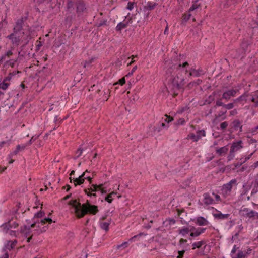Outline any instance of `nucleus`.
Segmentation results:
<instances>
[{
  "mask_svg": "<svg viewBox=\"0 0 258 258\" xmlns=\"http://www.w3.org/2000/svg\"><path fill=\"white\" fill-rule=\"evenodd\" d=\"M204 244V242L203 241L196 242L192 243V249H195L196 248H200L203 244Z\"/></svg>",
  "mask_w": 258,
  "mask_h": 258,
  "instance_id": "obj_21",
  "label": "nucleus"
},
{
  "mask_svg": "<svg viewBox=\"0 0 258 258\" xmlns=\"http://www.w3.org/2000/svg\"><path fill=\"white\" fill-rule=\"evenodd\" d=\"M44 213L43 212H39L35 214L34 217L40 218L43 216Z\"/></svg>",
  "mask_w": 258,
  "mask_h": 258,
  "instance_id": "obj_35",
  "label": "nucleus"
},
{
  "mask_svg": "<svg viewBox=\"0 0 258 258\" xmlns=\"http://www.w3.org/2000/svg\"><path fill=\"white\" fill-rule=\"evenodd\" d=\"M69 205L72 206L76 216L78 218L84 217L87 213L96 214L98 211V207L92 205L89 203L81 204L77 200H71Z\"/></svg>",
  "mask_w": 258,
  "mask_h": 258,
  "instance_id": "obj_1",
  "label": "nucleus"
},
{
  "mask_svg": "<svg viewBox=\"0 0 258 258\" xmlns=\"http://www.w3.org/2000/svg\"><path fill=\"white\" fill-rule=\"evenodd\" d=\"M236 94V91L234 90H230L223 94V97L226 99H229L231 96H234Z\"/></svg>",
  "mask_w": 258,
  "mask_h": 258,
  "instance_id": "obj_17",
  "label": "nucleus"
},
{
  "mask_svg": "<svg viewBox=\"0 0 258 258\" xmlns=\"http://www.w3.org/2000/svg\"><path fill=\"white\" fill-rule=\"evenodd\" d=\"M14 160L11 159L10 156H9V163L12 164L14 162Z\"/></svg>",
  "mask_w": 258,
  "mask_h": 258,
  "instance_id": "obj_49",
  "label": "nucleus"
},
{
  "mask_svg": "<svg viewBox=\"0 0 258 258\" xmlns=\"http://www.w3.org/2000/svg\"><path fill=\"white\" fill-rule=\"evenodd\" d=\"M69 197H70V196L68 195V196H66V197L63 198V199H64V200H67V199H69Z\"/></svg>",
  "mask_w": 258,
  "mask_h": 258,
  "instance_id": "obj_54",
  "label": "nucleus"
},
{
  "mask_svg": "<svg viewBox=\"0 0 258 258\" xmlns=\"http://www.w3.org/2000/svg\"><path fill=\"white\" fill-rule=\"evenodd\" d=\"M203 202L204 204L206 205H211L214 204L215 203V201L213 199V197L207 195L205 194L204 195V199L203 200Z\"/></svg>",
  "mask_w": 258,
  "mask_h": 258,
  "instance_id": "obj_15",
  "label": "nucleus"
},
{
  "mask_svg": "<svg viewBox=\"0 0 258 258\" xmlns=\"http://www.w3.org/2000/svg\"><path fill=\"white\" fill-rule=\"evenodd\" d=\"M9 85V84L8 83L4 81L3 82L0 83V88L3 90H6L7 89Z\"/></svg>",
  "mask_w": 258,
  "mask_h": 258,
  "instance_id": "obj_27",
  "label": "nucleus"
},
{
  "mask_svg": "<svg viewBox=\"0 0 258 258\" xmlns=\"http://www.w3.org/2000/svg\"><path fill=\"white\" fill-rule=\"evenodd\" d=\"M127 246V242H123V243L120 244V245H118L117 246V248H125V247H126Z\"/></svg>",
  "mask_w": 258,
  "mask_h": 258,
  "instance_id": "obj_34",
  "label": "nucleus"
},
{
  "mask_svg": "<svg viewBox=\"0 0 258 258\" xmlns=\"http://www.w3.org/2000/svg\"><path fill=\"white\" fill-rule=\"evenodd\" d=\"M0 258H8V254L7 252L5 251V250L4 251V254Z\"/></svg>",
  "mask_w": 258,
  "mask_h": 258,
  "instance_id": "obj_43",
  "label": "nucleus"
},
{
  "mask_svg": "<svg viewBox=\"0 0 258 258\" xmlns=\"http://www.w3.org/2000/svg\"><path fill=\"white\" fill-rule=\"evenodd\" d=\"M184 123V120L183 118H180L178 120L177 122L178 124H183Z\"/></svg>",
  "mask_w": 258,
  "mask_h": 258,
  "instance_id": "obj_44",
  "label": "nucleus"
},
{
  "mask_svg": "<svg viewBox=\"0 0 258 258\" xmlns=\"http://www.w3.org/2000/svg\"><path fill=\"white\" fill-rule=\"evenodd\" d=\"M43 229H44L43 230L41 229L40 230L37 229H36L35 230L37 231V233H40V232H42L43 231L45 230V229H44V227H43Z\"/></svg>",
  "mask_w": 258,
  "mask_h": 258,
  "instance_id": "obj_48",
  "label": "nucleus"
},
{
  "mask_svg": "<svg viewBox=\"0 0 258 258\" xmlns=\"http://www.w3.org/2000/svg\"><path fill=\"white\" fill-rule=\"evenodd\" d=\"M227 106L228 109H230L233 107V105L232 104H229L227 105Z\"/></svg>",
  "mask_w": 258,
  "mask_h": 258,
  "instance_id": "obj_50",
  "label": "nucleus"
},
{
  "mask_svg": "<svg viewBox=\"0 0 258 258\" xmlns=\"http://www.w3.org/2000/svg\"><path fill=\"white\" fill-rule=\"evenodd\" d=\"M78 152H79V154L77 155L78 157H79L81 155V154H82V150L81 151H80V150L78 151Z\"/></svg>",
  "mask_w": 258,
  "mask_h": 258,
  "instance_id": "obj_53",
  "label": "nucleus"
},
{
  "mask_svg": "<svg viewBox=\"0 0 258 258\" xmlns=\"http://www.w3.org/2000/svg\"><path fill=\"white\" fill-rule=\"evenodd\" d=\"M252 100L253 102L258 105V91L255 92L254 95L252 97Z\"/></svg>",
  "mask_w": 258,
  "mask_h": 258,
  "instance_id": "obj_29",
  "label": "nucleus"
},
{
  "mask_svg": "<svg viewBox=\"0 0 258 258\" xmlns=\"http://www.w3.org/2000/svg\"><path fill=\"white\" fill-rule=\"evenodd\" d=\"M156 6V4L155 3L152 2H148L147 3L146 7L150 10L153 9L155 6Z\"/></svg>",
  "mask_w": 258,
  "mask_h": 258,
  "instance_id": "obj_26",
  "label": "nucleus"
},
{
  "mask_svg": "<svg viewBox=\"0 0 258 258\" xmlns=\"http://www.w3.org/2000/svg\"><path fill=\"white\" fill-rule=\"evenodd\" d=\"M192 228L194 229H192V231H190V236L192 237L199 236L201 234L203 233L206 230L205 228H196L194 226H192Z\"/></svg>",
  "mask_w": 258,
  "mask_h": 258,
  "instance_id": "obj_10",
  "label": "nucleus"
},
{
  "mask_svg": "<svg viewBox=\"0 0 258 258\" xmlns=\"http://www.w3.org/2000/svg\"><path fill=\"white\" fill-rule=\"evenodd\" d=\"M236 180H232L228 183L224 184L221 190L222 195L225 198L230 195L231 190L233 186H235Z\"/></svg>",
  "mask_w": 258,
  "mask_h": 258,
  "instance_id": "obj_4",
  "label": "nucleus"
},
{
  "mask_svg": "<svg viewBox=\"0 0 258 258\" xmlns=\"http://www.w3.org/2000/svg\"><path fill=\"white\" fill-rule=\"evenodd\" d=\"M254 166L255 168L258 167V161H257L256 162L254 163Z\"/></svg>",
  "mask_w": 258,
  "mask_h": 258,
  "instance_id": "obj_52",
  "label": "nucleus"
},
{
  "mask_svg": "<svg viewBox=\"0 0 258 258\" xmlns=\"http://www.w3.org/2000/svg\"><path fill=\"white\" fill-rule=\"evenodd\" d=\"M212 197L215 201V203L216 202H219L221 201V198H220V196H219L218 195H217L216 194L212 193Z\"/></svg>",
  "mask_w": 258,
  "mask_h": 258,
  "instance_id": "obj_28",
  "label": "nucleus"
},
{
  "mask_svg": "<svg viewBox=\"0 0 258 258\" xmlns=\"http://www.w3.org/2000/svg\"><path fill=\"white\" fill-rule=\"evenodd\" d=\"M85 192L87 195H88V196H96V194L95 193H93L92 192H91V191L90 190H88V189H86L85 190Z\"/></svg>",
  "mask_w": 258,
  "mask_h": 258,
  "instance_id": "obj_37",
  "label": "nucleus"
},
{
  "mask_svg": "<svg viewBox=\"0 0 258 258\" xmlns=\"http://www.w3.org/2000/svg\"><path fill=\"white\" fill-rule=\"evenodd\" d=\"M34 258H41L40 257H35Z\"/></svg>",
  "mask_w": 258,
  "mask_h": 258,
  "instance_id": "obj_63",
  "label": "nucleus"
},
{
  "mask_svg": "<svg viewBox=\"0 0 258 258\" xmlns=\"http://www.w3.org/2000/svg\"><path fill=\"white\" fill-rule=\"evenodd\" d=\"M228 126V124L226 122H222L221 124V129H225Z\"/></svg>",
  "mask_w": 258,
  "mask_h": 258,
  "instance_id": "obj_39",
  "label": "nucleus"
},
{
  "mask_svg": "<svg viewBox=\"0 0 258 258\" xmlns=\"http://www.w3.org/2000/svg\"><path fill=\"white\" fill-rule=\"evenodd\" d=\"M194 229L192 226H188L187 227H183L181 229L178 230V233L181 235L182 237H185L189 233L190 234V231Z\"/></svg>",
  "mask_w": 258,
  "mask_h": 258,
  "instance_id": "obj_9",
  "label": "nucleus"
},
{
  "mask_svg": "<svg viewBox=\"0 0 258 258\" xmlns=\"http://www.w3.org/2000/svg\"><path fill=\"white\" fill-rule=\"evenodd\" d=\"M6 169V167L3 168L2 169V171H4Z\"/></svg>",
  "mask_w": 258,
  "mask_h": 258,
  "instance_id": "obj_60",
  "label": "nucleus"
},
{
  "mask_svg": "<svg viewBox=\"0 0 258 258\" xmlns=\"http://www.w3.org/2000/svg\"><path fill=\"white\" fill-rule=\"evenodd\" d=\"M116 194V193L114 192H112L110 193V194L108 195L105 198V200L108 203H111L113 199V197Z\"/></svg>",
  "mask_w": 258,
  "mask_h": 258,
  "instance_id": "obj_22",
  "label": "nucleus"
},
{
  "mask_svg": "<svg viewBox=\"0 0 258 258\" xmlns=\"http://www.w3.org/2000/svg\"><path fill=\"white\" fill-rule=\"evenodd\" d=\"M239 214L241 216L250 218L254 217L256 213L247 208L242 207L239 210Z\"/></svg>",
  "mask_w": 258,
  "mask_h": 258,
  "instance_id": "obj_5",
  "label": "nucleus"
},
{
  "mask_svg": "<svg viewBox=\"0 0 258 258\" xmlns=\"http://www.w3.org/2000/svg\"><path fill=\"white\" fill-rule=\"evenodd\" d=\"M187 64V62L183 63V66L181 67V64L178 63H174L173 66L176 69V71L169 78V82L174 87L180 88L186 83V70L184 67Z\"/></svg>",
  "mask_w": 258,
  "mask_h": 258,
  "instance_id": "obj_2",
  "label": "nucleus"
},
{
  "mask_svg": "<svg viewBox=\"0 0 258 258\" xmlns=\"http://www.w3.org/2000/svg\"><path fill=\"white\" fill-rule=\"evenodd\" d=\"M217 215H218V217L219 218L225 219V218H226L228 217V214H222V213H219Z\"/></svg>",
  "mask_w": 258,
  "mask_h": 258,
  "instance_id": "obj_33",
  "label": "nucleus"
},
{
  "mask_svg": "<svg viewBox=\"0 0 258 258\" xmlns=\"http://www.w3.org/2000/svg\"><path fill=\"white\" fill-rule=\"evenodd\" d=\"M12 54V52L11 51H8V52H7V55L8 56L11 55Z\"/></svg>",
  "mask_w": 258,
  "mask_h": 258,
  "instance_id": "obj_51",
  "label": "nucleus"
},
{
  "mask_svg": "<svg viewBox=\"0 0 258 258\" xmlns=\"http://www.w3.org/2000/svg\"><path fill=\"white\" fill-rule=\"evenodd\" d=\"M125 83V80L124 77L120 79L119 81L115 84H119L121 85H123Z\"/></svg>",
  "mask_w": 258,
  "mask_h": 258,
  "instance_id": "obj_36",
  "label": "nucleus"
},
{
  "mask_svg": "<svg viewBox=\"0 0 258 258\" xmlns=\"http://www.w3.org/2000/svg\"><path fill=\"white\" fill-rule=\"evenodd\" d=\"M142 234H140L139 235H136V236H133V237H132L131 238H130V239L129 240L130 241H134L136 239H137V238H138L139 237H140Z\"/></svg>",
  "mask_w": 258,
  "mask_h": 258,
  "instance_id": "obj_41",
  "label": "nucleus"
},
{
  "mask_svg": "<svg viewBox=\"0 0 258 258\" xmlns=\"http://www.w3.org/2000/svg\"><path fill=\"white\" fill-rule=\"evenodd\" d=\"M5 143H5V142H2L1 143V144H0V147H1L2 145H3L4 144H5Z\"/></svg>",
  "mask_w": 258,
  "mask_h": 258,
  "instance_id": "obj_59",
  "label": "nucleus"
},
{
  "mask_svg": "<svg viewBox=\"0 0 258 258\" xmlns=\"http://www.w3.org/2000/svg\"><path fill=\"white\" fill-rule=\"evenodd\" d=\"M165 121L169 123L173 120L172 117L169 116L167 115H165L164 118H163Z\"/></svg>",
  "mask_w": 258,
  "mask_h": 258,
  "instance_id": "obj_31",
  "label": "nucleus"
},
{
  "mask_svg": "<svg viewBox=\"0 0 258 258\" xmlns=\"http://www.w3.org/2000/svg\"><path fill=\"white\" fill-rule=\"evenodd\" d=\"M198 8V6L197 5H193L189 9V13L190 11H194L196 9Z\"/></svg>",
  "mask_w": 258,
  "mask_h": 258,
  "instance_id": "obj_42",
  "label": "nucleus"
},
{
  "mask_svg": "<svg viewBox=\"0 0 258 258\" xmlns=\"http://www.w3.org/2000/svg\"><path fill=\"white\" fill-rule=\"evenodd\" d=\"M234 153H235L234 152H232V150H230L229 155H228V156L227 157L228 160L229 161H230L233 159V158L234 157V156H235Z\"/></svg>",
  "mask_w": 258,
  "mask_h": 258,
  "instance_id": "obj_32",
  "label": "nucleus"
},
{
  "mask_svg": "<svg viewBox=\"0 0 258 258\" xmlns=\"http://www.w3.org/2000/svg\"><path fill=\"white\" fill-rule=\"evenodd\" d=\"M127 24L124 22H120L118 23L116 27V31H120L123 28L126 27Z\"/></svg>",
  "mask_w": 258,
  "mask_h": 258,
  "instance_id": "obj_20",
  "label": "nucleus"
},
{
  "mask_svg": "<svg viewBox=\"0 0 258 258\" xmlns=\"http://www.w3.org/2000/svg\"><path fill=\"white\" fill-rule=\"evenodd\" d=\"M217 104L218 105H219V106H221V105H222V103H221V102H218L217 103Z\"/></svg>",
  "mask_w": 258,
  "mask_h": 258,
  "instance_id": "obj_56",
  "label": "nucleus"
},
{
  "mask_svg": "<svg viewBox=\"0 0 258 258\" xmlns=\"http://www.w3.org/2000/svg\"><path fill=\"white\" fill-rule=\"evenodd\" d=\"M110 223V220H108L107 221H102L100 223V226L102 229L106 231L108 230V227Z\"/></svg>",
  "mask_w": 258,
  "mask_h": 258,
  "instance_id": "obj_18",
  "label": "nucleus"
},
{
  "mask_svg": "<svg viewBox=\"0 0 258 258\" xmlns=\"http://www.w3.org/2000/svg\"><path fill=\"white\" fill-rule=\"evenodd\" d=\"M167 28H166V29L165 30V32H166V31H167Z\"/></svg>",
  "mask_w": 258,
  "mask_h": 258,
  "instance_id": "obj_62",
  "label": "nucleus"
},
{
  "mask_svg": "<svg viewBox=\"0 0 258 258\" xmlns=\"http://www.w3.org/2000/svg\"><path fill=\"white\" fill-rule=\"evenodd\" d=\"M86 179H88L89 181H90L91 180V178H90V177H85Z\"/></svg>",
  "mask_w": 258,
  "mask_h": 258,
  "instance_id": "obj_58",
  "label": "nucleus"
},
{
  "mask_svg": "<svg viewBox=\"0 0 258 258\" xmlns=\"http://www.w3.org/2000/svg\"><path fill=\"white\" fill-rule=\"evenodd\" d=\"M31 239V237L28 238L27 242H29L30 241Z\"/></svg>",
  "mask_w": 258,
  "mask_h": 258,
  "instance_id": "obj_55",
  "label": "nucleus"
},
{
  "mask_svg": "<svg viewBox=\"0 0 258 258\" xmlns=\"http://www.w3.org/2000/svg\"><path fill=\"white\" fill-rule=\"evenodd\" d=\"M185 242H186V240H184L183 239H181L179 241V243L180 244H182L183 243H185Z\"/></svg>",
  "mask_w": 258,
  "mask_h": 258,
  "instance_id": "obj_47",
  "label": "nucleus"
},
{
  "mask_svg": "<svg viewBox=\"0 0 258 258\" xmlns=\"http://www.w3.org/2000/svg\"><path fill=\"white\" fill-rule=\"evenodd\" d=\"M9 38L12 40L13 43H17L19 41V39L17 38L16 35L15 34H12L9 36Z\"/></svg>",
  "mask_w": 258,
  "mask_h": 258,
  "instance_id": "obj_24",
  "label": "nucleus"
},
{
  "mask_svg": "<svg viewBox=\"0 0 258 258\" xmlns=\"http://www.w3.org/2000/svg\"><path fill=\"white\" fill-rule=\"evenodd\" d=\"M191 14L189 12H188L187 14H185L183 16L182 20L181 21V23L182 24H185L187 21L190 18Z\"/></svg>",
  "mask_w": 258,
  "mask_h": 258,
  "instance_id": "obj_23",
  "label": "nucleus"
},
{
  "mask_svg": "<svg viewBox=\"0 0 258 258\" xmlns=\"http://www.w3.org/2000/svg\"><path fill=\"white\" fill-rule=\"evenodd\" d=\"M13 75H14V73H11V74H10L9 76H8V77H7L4 79V81H5V82H7V81H10V80H11V77H12V76Z\"/></svg>",
  "mask_w": 258,
  "mask_h": 258,
  "instance_id": "obj_40",
  "label": "nucleus"
},
{
  "mask_svg": "<svg viewBox=\"0 0 258 258\" xmlns=\"http://www.w3.org/2000/svg\"><path fill=\"white\" fill-rule=\"evenodd\" d=\"M205 130H199L196 132V134L194 133L190 134L188 136V138L191 139L193 141H197L202 137L205 136Z\"/></svg>",
  "mask_w": 258,
  "mask_h": 258,
  "instance_id": "obj_8",
  "label": "nucleus"
},
{
  "mask_svg": "<svg viewBox=\"0 0 258 258\" xmlns=\"http://www.w3.org/2000/svg\"><path fill=\"white\" fill-rule=\"evenodd\" d=\"M192 75V73H190V75Z\"/></svg>",
  "mask_w": 258,
  "mask_h": 258,
  "instance_id": "obj_64",
  "label": "nucleus"
},
{
  "mask_svg": "<svg viewBox=\"0 0 258 258\" xmlns=\"http://www.w3.org/2000/svg\"><path fill=\"white\" fill-rule=\"evenodd\" d=\"M232 127L235 128V129H238L241 128L242 126L241 125L239 121L236 120L233 122Z\"/></svg>",
  "mask_w": 258,
  "mask_h": 258,
  "instance_id": "obj_25",
  "label": "nucleus"
},
{
  "mask_svg": "<svg viewBox=\"0 0 258 258\" xmlns=\"http://www.w3.org/2000/svg\"><path fill=\"white\" fill-rule=\"evenodd\" d=\"M88 190L91 191L93 193L97 191H100L102 194H105L107 191L106 188L104 187L103 184H100L99 185H91L90 188H88Z\"/></svg>",
  "mask_w": 258,
  "mask_h": 258,
  "instance_id": "obj_7",
  "label": "nucleus"
},
{
  "mask_svg": "<svg viewBox=\"0 0 258 258\" xmlns=\"http://www.w3.org/2000/svg\"><path fill=\"white\" fill-rule=\"evenodd\" d=\"M252 153L250 154L249 155H248L247 157H246L244 160H243L242 161L243 162H244L245 161H246L247 160H249L250 159V158L251 157V156H252Z\"/></svg>",
  "mask_w": 258,
  "mask_h": 258,
  "instance_id": "obj_45",
  "label": "nucleus"
},
{
  "mask_svg": "<svg viewBox=\"0 0 258 258\" xmlns=\"http://www.w3.org/2000/svg\"><path fill=\"white\" fill-rule=\"evenodd\" d=\"M9 224H6L2 226L3 231L6 234H8L11 236H16V232L12 230L9 229Z\"/></svg>",
  "mask_w": 258,
  "mask_h": 258,
  "instance_id": "obj_14",
  "label": "nucleus"
},
{
  "mask_svg": "<svg viewBox=\"0 0 258 258\" xmlns=\"http://www.w3.org/2000/svg\"><path fill=\"white\" fill-rule=\"evenodd\" d=\"M231 255L232 258H246L247 257L243 251L237 249L235 245L234 246L232 250Z\"/></svg>",
  "mask_w": 258,
  "mask_h": 258,
  "instance_id": "obj_6",
  "label": "nucleus"
},
{
  "mask_svg": "<svg viewBox=\"0 0 258 258\" xmlns=\"http://www.w3.org/2000/svg\"><path fill=\"white\" fill-rule=\"evenodd\" d=\"M74 173H75V171H74V170H73V171L71 172V174H70V179L71 180V181H72V180H73V178H72V175H73V174H74Z\"/></svg>",
  "mask_w": 258,
  "mask_h": 258,
  "instance_id": "obj_46",
  "label": "nucleus"
},
{
  "mask_svg": "<svg viewBox=\"0 0 258 258\" xmlns=\"http://www.w3.org/2000/svg\"><path fill=\"white\" fill-rule=\"evenodd\" d=\"M16 243V240H14L13 241H7V243L5 244V248L6 249H8L10 250L14 247Z\"/></svg>",
  "mask_w": 258,
  "mask_h": 258,
  "instance_id": "obj_19",
  "label": "nucleus"
},
{
  "mask_svg": "<svg viewBox=\"0 0 258 258\" xmlns=\"http://www.w3.org/2000/svg\"><path fill=\"white\" fill-rule=\"evenodd\" d=\"M85 172H84L82 175H80L77 178H73V183L75 186L81 185L84 183V180L86 179L85 177Z\"/></svg>",
  "mask_w": 258,
  "mask_h": 258,
  "instance_id": "obj_12",
  "label": "nucleus"
},
{
  "mask_svg": "<svg viewBox=\"0 0 258 258\" xmlns=\"http://www.w3.org/2000/svg\"><path fill=\"white\" fill-rule=\"evenodd\" d=\"M184 253V250L179 251L178 255L177 256V258H182L183 257Z\"/></svg>",
  "mask_w": 258,
  "mask_h": 258,
  "instance_id": "obj_38",
  "label": "nucleus"
},
{
  "mask_svg": "<svg viewBox=\"0 0 258 258\" xmlns=\"http://www.w3.org/2000/svg\"><path fill=\"white\" fill-rule=\"evenodd\" d=\"M195 222L199 226H206L209 224L208 221L202 216L196 218L195 219Z\"/></svg>",
  "mask_w": 258,
  "mask_h": 258,
  "instance_id": "obj_11",
  "label": "nucleus"
},
{
  "mask_svg": "<svg viewBox=\"0 0 258 258\" xmlns=\"http://www.w3.org/2000/svg\"><path fill=\"white\" fill-rule=\"evenodd\" d=\"M242 147V142L241 141H239L238 142H234L232 144L230 150H232V152H235L241 149Z\"/></svg>",
  "mask_w": 258,
  "mask_h": 258,
  "instance_id": "obj_13",
  "label": "nucleus"
},
{
  "mask_svg": "<svg viewBox=\"0 0 258 258\" xmlns=\"http://www.w3.org/2000/svg\"><path fill=\"white\" fill-rule=\"evenodd\" d=\"M133 62H134V60H133V59H132V61L130 62L129 64H131L132 63H133Z\"/></svg>",
  "mask_w": 258,
  "mask_h": 258,
  "instance_id": "obj_61",
  "label": "nucleus"
},
{
  "mask_svg": "<svg viewBox=\"0 0 258 258\" xmlns=\"http://www.w3.org/2000/svg\"><path fill=\"white\" fill-rule=\"evenodd\" d=\"M132 8H133L132 6H128V9L129 10H132Z\"/></svg>",
  "mask_w": 258,
  "mask_h": 258,
  "instance_id": "obj_57",
  "label": "nucleus"
},
{
  "mask_svg": "<svg viewBox=\"0 0 258 258\" xmlns=\"http://www.w3.org/2000/svg\"><path fill=\"white\" fill-rule=\"evenodd\" d=\"M228 150L227 146H224L220 148H217L216 149V152L217 154L219 156H223L225 155Z\"/></svg>",
  "mask_w": 258,
  "mask_h": 258,
  "instance_id": "obj_16",
  "label": "nucleus"
},
{
  "mask_svg": "<svg viewBox=\"0 0 258 258\" xmlns=\"http://www.w3.org/2000/svg\"><path fill=\"white\" fill-rule=\"evenodd\" d=\"M52 222V220L51 218H44L41 220L40 222H36L30 225H25L24 229L22 230V232L25 234H27L30 232L32 228L40 227V226L43 225L46 222L51 223Z\"/></svg>",
  "mask_w": 258,
  "mask_h": 258,
  "instance_id": "obj_3",
  "label": "nucleus"
},
{
  "mask_svg": "<svg viewBox=\"0 0 258 258\" xmlns=\"http://www.w3.org/2000/svg\"><path fill=\"white\" fill-rule=\"evenodd\" d=\"M137 69V66H135L133 67L132 71L127 73V74L125 76L126 77H129L131 76L133 73L135 72V71Z\"/></svg>",
  "mask_w": 258,
  "mask_h": 258,
  "instance_id": "obj_30",
  "label": "nucleus"
}]
</instances>
